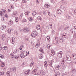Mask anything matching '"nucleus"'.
Listing matches in <instances>:
<instances>
[{
	"label": "nucleus",
	"instance_id": "nucleus-1",
	"mask_svg": "<svg viewBox=\"0 0 76 76\" xmlns=\"http://www.w3.org/2000/svg\"><path fill=\"white\" fill-rule=\"evenodd\" d=\"M5 12L6 10L1 9L0 12V14L1 15H3L6 18H7V15L6 13H5Z\"/></svg>",
	"mask_w": 76,
	"mask_h": 76
},
{
	"label": "nucleus",
	"instance_id": "nucleus-2",
	"mask_svg": "<svg viewBox=\"0 0 76 76\" xmlns=\"http://www.w3.org/2000/svg\"><path fill=\"white\" fill-rule=\"evenodd\" d=\"M38 32L36 31H33L31 33V35L33 38H35L36 37L38 36Z\"/></svg>",
	"mask_w": 76,
	"mask_h": 76
},
{
	"label": "nucleus",
	"instance_id": "nucleus-3",
	"mask_svg": "<svg viewBox=\"0 0 76 76\" xmlns=\"http://www.w3.org/2000/svg\"><path fill=\"white\" fill-rule=\"evenodd\" d=\"M63 54V52L61 51H60L58 53V56L59 58H62V57H63L62 56Z\"/></svg>",
	"mask_w": 76,
	"mask_h": 76
},
{
	"label": "nucleus",
	"instance_id": "nucleus-4",
	"mask_svg": "<svg viewBox=\"0 0 76 76\" xmlns=\"http://www.w3.org/2000/svg\"><path fill=\"white\" fill-rule=\"evenodd\" d=\"M75 28H72L71 29H70V31L71 32V33H72V34H73V32L74 33H75Z\"/></svg>",
	"mask_w": 76,
	"mask_h": 76
},
{
	"label": "nucleus",
	"instance_id": "nucleus-5",
	"mask_svg": "<svg viewBox=\"0 0 76 76\" xmlns=\"http://www.w3.org/2000/svg\"><path fill=\"white\" fill-rule=\"evenodd\" d=\"M71 59H72V58H71L70 56H66V60H67L68 61H70L71 60Z\"/></svg>",
	"mask_w": 76,
	"mask_h": 76
},
{
	"label": "nucleus",
	"instance_id": "nucleus-6",
	"mask_svg": "<svg viewBox=\"0 0 76 76\" xmlns=\"http://www.w3.org/2000/svg\"><path fill=\"white\" fill-rule=\"evenodd\" d=\"M16 70V68L15 67L11 68L10 69V71L11 72H15Z\"/></svg>",
	"mask_w": 76,
	"mask_h": 76
},
{
	"label": "nucleus",
	"instance_id": "nucleus-7",
	"mask_svg": "<svg viewBox=\"0 0 76 76\" xmlns=\"http://www.w3.org/2000/svg\"><path fill=\"white\" fill-rule=\"evenodd\" d=\"M23 31L26 32H29V29L27 27H25L24 28Z\"/></svg>",
	"mask_w": 76,
	"mask_h": 76
},
{
	"label": "nucleus",
	"instance_id": "nucleus-8",
	"mask_svg": "<svg viewBox=\"0 0 76 76\" xmlns=\"http://www.w3.org/2000/svg\"><path fill=\"white\" fill-rule=\"evenodd\" d=\"M66 61V59L65 58H64L62 61H61V63L62 64H63L65 63Z\"/></svg>",
	"mask_w": 76,
	"mask_h": 76
},
{
	"label": "nucleus",
	"instance_id": "nucleus-9",
	"mask_svg": "<svg viewBox=\"0 0 76 76\" xmlns=\"http://www.w3.org/2000/svg\"><path fill=\"white\" fill-rule=\"evenodd\" d=\"M37 72V69H34L33 71H32V73H34V75H38V74H36Z\"/></svg>",
	"mask_w": 76,
	"mask_h": 76
},
{
	"label": "nucleus",
	"instance_id": "nucleus-10",
	"mask_svg": "<svg viewBox=\"0 0 76 76\" xmlns=\"http://www.w3.org/2000/svg\"><path fill=\"white\" fill-rule=\"evenodd\" d=\"M7 27H6V26H1L0 28L1 29H2V30L3 29H6Z\"/></svg>",
	"mask_w": 76,
	"mask_h": 76
},
{
	"label": "nucleus",
	"instance_id": "nucleus-11",
	"mask_svg": "<svg viewBox=\"0 0 76 76\" xmlns=\"http://www.w3.org/2000/svg\"><path fill=\"white\" fill-rule=\"evenodd\" d=\"M60 8L61 9H63V10H65V7H64V5H63L61 6H60Z\"/></svg>",
	"mask_w": 76,
	"mask_h": 76
},
{
	"label": "nucleus",
	"instance_id": "nucleus-12",
	"mask_svg": "<svg viewBox=\"0 0 76 76\" xmlns=\"http://www.w3.org/2000/svg\"><path fill=\"white\" fill-rule=\"evenodd\" d=\"M20 57L22 58H24L25 57L24 53H21V54H20Z\"/></svg>",
	"mask_w": 76,
	"mask_h": 76
},
{
	"label": "nucleus",
	"instance_id": "nucleus-13",
	"mask_svg": "<svg viewBox=\"0 0 76 76\" xmlns=\"http://www.w3.org/2000/svg\"><path fill=\"white\" fill-rule=\"evenodd\" d=\"M44 64L45 67H47L48 66V64H47V62L45 61L44 63Z\"/></svg>",
	"mask_w": 76,
	"mask_h": 76
},
{
	"label": "nucleus",
	"instance_id": "nucleus-14",
	"mask_svg": "<svg viewBox=\"0 0 76 76\" xmlns=\"http://www.w3.org/2000/svg\"><path fill=\"white\" fill-rule=\"evenodd\" d=\"M48 28L49 29H52V24H50V25H48Z\"/></svg>",
	"mask_w": 76,
	"mask_h": 76
},
{
	"label": "nucleus",
	"instance_id": "nucleus-15",
	"mask_svg": "<svg viewBox=\"0 0 76 76\" xmlns=\"http://www.w3.org/2000/svg\"><path fill=\"white\" fill-rule=\"evenodd\" d=\"M72 56L73 57V58L74 60H75L76 59V54H74L72 55Z\"/></svg>",
	"mask_w": 76,
	"mask_h": 76
},
{
	"label": "nucleus",
	"instance_id": "nucleus-16",
	"mask_svg": "<svg viewBox=\"0 0 76 76\" xmlns=\"http://www.w3.org/2000/svg\"><path fill=\"white\" fill-rule=\"evenodd\" d=\"M13 54H16L18 53V50L17 49H15L13 51Z\"/></svg>",
	"mask_w": 76,
	"mask_h": 76
},
{
	"label": "nucleus",
	"instance_id": "nucleus-17",
	"mask_svg": "<svg viewBox=\"0 0 76 76\" xmlns=\"http://www.w3.org/2000/svg\"><path fill=\"white\" fill-rule=\"evenodd\" d=\"M32 15L33 16H35L37 15V12H36V11H34L32 13Z\"/></svg>",
	"mask_w": 76,
	"mask_h": 76
},
{
	"label": "nucleus",
	"instance_id": "nucleus-18",
	"mask_svg": "<svg viewBox=\"0 0 76 76\" xmlns=\"http://www.w3.org/2000/svg\"><path fill=\"white\" fill-rule=\"evenodd\" d=\"M39 51L40 52H41V53H44V50H43L42 48H40Z\"/></svg>",
	"mask_w": 76,
	"mask_h": 76
},
{
	"label": "nucleus",
	"instance_id": "nucleus-19",
	"mask_svg": "<svg viewBox=\"0 0 76 76\" xmlns=\"http://www.w3.org/2000/svg\"><path fill=\"white\" fill-rule=\"evenodd\" d=\"M60 58H58L57 57L55 58V61H60Z\"/></svg>",
	"mask_w": 76,
	"mask_h": 76
},
{
	"label": "nucleus",
	"instance_id": "nucleus-20",
	"mask_svg": "<svg viewBox=\"0 0 76 76\" xmlns=\"http://www.w3.org/2000/svg\"><path fill=\"white\" fill-rule=\"evenodd\" d=\"M30 13V12L29 11H28L27 12H25V14L26 15H28Z\"/></svg>",
	"mask_w": 76,
	"mask_h": 76
},
{
	"label": "nucleus",
	"instance_id": "nucleus-21",
	"mask_svg": "<svg viewBox=\"0 0 76 76\" xmlns=\"http://www.w3.org/2000/svg\"><path fill=\"white\" fill-rule=\"evenodd\" d=\"M12 23H13V21L11 20L9 22L8 24L9 25H12Z\"/></svg>",
	"mask_w": 76,
	"mask_h": 76
},
{
	"label": "nucleus",
	"instance_id": "nucleus-22",
	"mask_svg": "<svg viewBox=\"0 0 76 76\" xmlns=\"http://www.w3.org/2000/svg\"><path fill=\"white\" fill-rule=\"evenodd\" d=\"M53 43H54L55 44H58V40H56V39L54 40L53 42Z\"/></svg>",
	"mask_w": 76,
	"mask_h": 76
},
{
	"label": "nucleus",
	"instance_id": "nucleus-23",
	"mask_svg": "<svg viewBox=\"0 0 76 76\" xmlns=\"http://www.w3.org/2000/svg\"><path fill=\"white\" fill-rule=\"evenodd\" d=\"M10 8L11 9H14V5H10Z\"/></svg>",
	"mask_w": 76,
	"mask_h": 76
},
{
	"label": "nucleus",
	"instance_id": "nucleus-24",
	"mask_svg": "<svg viewBox=\"0 0 76 76\" xmlns=\"http://www.w3.org/2000/svg\"><path fill=\"white\" fill-rule=\"evenodd\" d=\"M34 62L32 61L30 64V67H32V66H34Z\"/></svg>",
	"mask_w": 76,
	"mask_h": 76
},
{
	"label": "nucleus",
	"instance_id": "nucleus-25",
	"mask_svg": "<svg viewBox=\"0 0 76 76\" xmlns=\"http://www.w3.org/2000/svg\"><path fill=\"white\" fill-rule=\"evenodd\" d=\"M61 10H58V14H61Z\"/></svg>",
	"mask_w": 76,
	"mask_h": 76
},
{
	"label": "nucleus",
	"instance_id": "nucleus-26",
	"mask_svg": "<svg viewBox=\"0 0 76 76\" xmlns=\"http://www.w3.org/2000/svg\"><path fill=\"white\" fill-rule=\"evenodd\" d=\"M45 7L46 8H49V7H50V5L48 4H45Z\"/></svg>",
	"mask_w": 76,
	"mask_h": 76
},
{
	"label": "nucleus",
	"instance_id": "nucleus-27",
	"mask_svg": "<svg viewBox=\"0 0 76 76\" xmlns=\"http://www.w3.org/2000/svg\"><path fill=\"white\" fill-rule=\"evenodd\" d=\"M40 73L41 75H45V72L43 71H42L40 72Z\"/></svg>",
	"mask_w": 76,
	"mask_h": 76
},
{
	"label": "nucleus",
	"instance_id": "nucleus-28",
	"mask_svg": "<svg viewBox=\"0 0 76 76\" xmlns=\"http://www.w3.org/2000/svg\"><path fill=\"white\" fill-rule=\"evenodd\" d=\"M36 28L37 29V30H38V29H40V28H41V26H40V25H37V26Z\"/></svg>",
	"mask_w": 76,
	"mask_h": 76
},
{
	"label": "nucleus",
	"instance_id": "nucleus-29",
	"mask_svg": "<svg viewBox=\"0 0 76 76\" xmlns=\"http://www.w3.org/2000/svg\"><path fill=\"white\" fill-rule=\"evenodd\" d=\"M39 43H37L36 45V47L37 48H38V47H39Z\"/></svg>",
	"mask_w": 76,
	"mask_h": 76
},
{
	"label": "nucleus",
	"instance_id": "nucleus-30",
	"mask_svg": "<svg viewBox=\"0 0 76 76\" xmlns=\"http://www.w3.org/2000/svg\"><path fill=\"white\" fill-rule=\"evenodd\" d=\"M28 20L29 21L31 22V21H32V20H33V18H32L29 17L28 18Z\"/></svg>",
	"mask_w": 76,
	"mask_h": 76
},
{
	"label": "nucleus",
	"instance_id": "nucleus-31",
	"mask_svg": "<svg viewBox=\"0 0 76 76\" xmlns=\"http://www.w3.org/2000/svg\"><path fill=\"white\" fill-rule=\"evenodd\" d=\"M3 50H7V46H4L2 48Z\"/></svg>",
	"mask_w": 76,
	"mask_h": 76
},
{
	"label": "nucleus",
	"instance_id": "nucleus-32",
	"mask_svg": "<svg viewBox=\"0 0 76 76\" xmlns=\"http://www.w3.org/2000/svg\"><path fill=\"white\" fill-rule=\"evenodd\" d=\"M14 57L16 59H18V58H19V56L18 55L16 56V55H14Z\"/></svg>",
	"mask_w": 76,
	"mask_h": 76
},
{
	"label": "nucleus",
	"instance_id": "nucleus-33",
	"mask_svg": "<svg viewBox=\"0 0 76 76\" xmlns=\"http://www.w3.org/2000/svg\"><path fill=\"white\" fill-rule=\"evenodd\" d=\"M37 19L39 20H42V18H41V17H40V16H38L37 17Z\"/></svg>",
	"mask_w": 76,
	"mask_h": 76
},
{
	"label": "nucleus",
	"instance_id": "nucleus-34",
	"mask_svg": "<svg viewBox=\"0 0 76 76\" xmlns=\"http://www.w3.org/2000/svg\"><path fill=\"white\" fill-rule=\"evenodd\" d=\"M2 38H3V39L4 38H5L6 37V34H3L2 35Z\"/></svg>",
	"mask_w": 76,
	"mask_h": 76
},
{
	"label": "nucleus",
	"instance_id": "nucleus-35",
	"mask_svg": "<svg viewBox=\"0 0 76 76\" xmlns=\"http://www.w3.org/2000/svg\"><path fill=\"white\" fill-rule=\"evenodd\" d=\"M64 41V39L62 38L60 39V42H63Z\"/></svg>",
	"mask_w": 76,
	"mask_h": 76
},
{
	"label": "nucleus",
	"instance_id": "nucleus-36",
	"mask_svg": "<svg viewBox=\"0 0 76 76\" xmlns=\"http://www.w3.org/2000/svg\"><path fill=\"white\" fill-rule=\"evenodd\" d=\"M1 19L2 21H4V20H5V18H4V17H2L1 18Z\"/></svg>",
	"mask_w": 76,
	"mask_h": 76
},
{
	"label": "nucleus",
	"instance_id": "nucleus-37",
	"mask_svg": "<svg viewBox=\"0 0 76 76\" xmlns=\"http://www.w3.org/2000/svg\"><path fill=\"white\" fill-rule=\"evenodd\" d=\"M6 75H7L8 76H10V72L7 71L6 73Z\"/></svg>",
	"mask_w": 76,
	"mask_h": 76
},
{
	"label": "nucleus",
	"instance_id": "nucleus-38",
	"mask_svg": "<svg viewBox=\"0 0 76 76\" xmlns=\"http://www.w3.org/2000/svg\"><path fill=\"white\" fill-rule=\"evenodd\" d=\"M4 75V72H0V76H3Z\"/></svg>",
	"mask_w": 76,
	"mask_h": 76
},
{
	"label": "nucleus",
	"instance_id": "nucleus-39",
	"mask_svg": "<svg viewBox=\"0 0 76 76\" xmlns=\"http://www.w3.org/2000/svg\"><path fill=\"white\" fill-rule=\"evenodd\" d=\"M59 68H60L59 67V66L58 65L56 67V70H59Z\"/></svg>",
	"mask_w": 76,
	"mask_h": 76
},
{
	"label": "nucleus",
	"instance_id": "nucleus-40",
	"mask_svg": "<svg viewBox=\"0 0 76 76\" xmlns=\"http://www.w3.org/2000/svg\"><path fill=\"white\" fill-rule=\"evenodd\" d=\"M43 58V55H41L40 56H39V59H42Z\"/></svg>",
	"mask_w": 76,
	"mask_h": 76
},
{
	"label": "nucleus",
	"instance_id": "nucleus-41",
	"mask_svg": "<svg viewBox=\"0 0 76 76\" xmlns=\"http://www.w3.org/2000/svg\"><path fill=\"white\" fill-rule=\"evenodd\" d=\"M7 31L9 33V34H10V33H11V30H10V29H8Z\"/></svg>",
	"mask_w": 76,
	"mask_h": 76
},
{
	"label": "nucleus",
	"instance_id": "nucleus-42",
	"mask_svg": "<svg viewBox=\"0 0 76 76\" xmlns=\"http://www.w3.org/2000/svg\"><path fill=\"white\" fill-rule=\"evenodd\" d=\"M15 21L17 22H18V18L17 17H15Z\"/></svg>",
	"mask_w": 76,
	"mask_h": 76
},
{
	"label": "nucleus",
	"instance_id": "nucleus-43",
	"mask_svg": "<svg viewBox=\"0 0 76 76\" xmlns=\"http://www.w3.org/2000/svg\"><path fill=\"white\" fill-rule=\"evenodd\" d=\"M66 18H67V19H70V17L69 16V15H66Z\"/></svg>",
	"mask_w": 76,
	"mask_h": 76
},
{
	"label": "nucleus",
	"instance_id": "nucleus-44",
	"mask_svg": "<svg viewBox=\"0 0 76 76\" xmlns=\"http://www.w3.org/2000/svg\"><path fill=\"white\" fill-rule=\"evenodd\" d=\"M17 11H14V12H13V13H14L15 15H17Z\"/></svg>",
	"mask_w": 76,
	"mask_h": 76
},
{
	"label": "nucleus",
	"instance_id": "nucleus-45",
	"mask_svg": "<svg viewBox=\"0 0 76 76\" xmlns=\"http://www.w3.org/2000/svg\"><path fill=\"white\" fill-rule=\"evenodd\" d=\"M51 47V45H48L47 46V47L48 48H50Z\"/></svg>",
	"mask_w": 76,
	"mask_h": 76
},
{
	"label": "nucleus",
	"instance_id": "nucleus-46",
	"mask_svg": "<svg viewBox=\"0 0 76 76\" xmlns=\"http://www.w3.org/2000/svg\"><path fill=\"white\" fill-rule=\"evenodd\" d=\"M26 51L25 50H22L20 52L21 53H23L24 54V53H25Z\"/></svg>",
	"mask_w": 76,
	"mask_h": 76
},
{
	"label": "nucleus",
	"instance_id": "nucleus-47",
	"mask_svg": "<svg viewBox=\"0 0 76 76\" xmlns=\"http://www.w3.org/2000/svg\"><path fill=\"white\" fill-rule=\"evenodd\" d=\"M0 57H1V58H3L4 57V56H3V55H0Z\"/></svg>",
	"mask_w": 76,
	"mask_h": 76
},
{
	"label": "nucleus",
	"instance_id": "nucleus-48",
	"mask_svg": "<svg viewBox=\"0 0 76 76\" xmlns=\"http://www.w3.org/2000/svg\"><path fill=\"white\" fill-rule=\"evenodd\" d=\"M46 38H47L48 40H49V41H50V37L49 36L47 37Z\"/></svg>",
	"mask_w": 76,
	"mask_h": 76
},
{
	"label": "nucleus",
	"instance_id": "nucleus-49",
	"mask_svg": "<svg viewBox=\"0 0 76 76\" xmlns=\"http://www.w3.org/2000/svg\"><path fill=\"white\" fill-rule=\"evenodd\" d=\"M64 34H65L63 35V37H64V38H66V33H65Z\"/></svg>",
	"mask_w": 76,
	"mask_h": 76
},
{
	"label": "nucleus",
	"instance_id": "nucleus-50",
	"mask_svg": "<svg viewBox=\"0 0 76 76\" xmlns=\"http://www.w3.org/2000/svg\"><path fill=\"white\" fill-rule=\"evenodd\" d=\"M43 14L44 15H46V14H47V12H46V11H43Z\"/></svg>",
	"mask_w": 76,
	"mask_h": 76
},
{
	"label": "nucleus",
	"instance_id": "nucleus-51",
	"mask_svg": "<svg viewBox=\"0 0 76 76\" xmlns=\"http://www.w3.org/2000/svg\"><path fill=\"white\" fill-rule=\"evenodd\" d=\"M52 54H51V56H54V55L55 54V53H54V52H52Z\"/></svg>",
	"mask_w": 76,
	"mask_h": 76
},
{
	"label": "nucleus",
	"instance_id": "nucleus-52",
	"mask_svg": "<svg viewBox=\"0 0 76 76\" xmlns=\"http://www.w3.org/2000/svg\"><path fill=\"white\" fill-rule=\"evenodd\" d=\"M17 16V15H15V14L14 13H13L12 14V16L13 17H15V16Z\"/></svg>",
	"mask_w": 76,
	"mask_h": 76
},
{
	"label": "nucleus",
	"instance_id": "nucleus-53",
	"mask_svg": "<svg viewBox=\"0 0 76 76\" xmlns=\"http://www.w3.org/2000/svg\"><path fill=\"white\" fill-rule=\"evenodd\" d=\"M25 73L26 75H28V74H29V72L27 71H26L25 72Z\"/></svg>",
	"mask_w": 76,
	"mask_h": 76
},
{
	"label": "nucleus",
	"instance_id": "nucleus-54",
	"mask_svg": "<svg viewBox=\"0 0 76 76\" xmlns=\"http://www.w3.org/2000/svg\"><path fill=\"white\" fill-rule=\"evenodd\" d=\"M69 27L67 26L66 27H65L64 28V30H66V29H69Z\"/></svg>",
	"mask_w": 76,
	"mask_h": 76
},
{
	"label": "nucleus",
	"instance_id": "nucleus-55",
	"mask_svg": "<svg viewBox=\"0 0 76 76\" xmlns=\"http://www.w3.org/2000/svg\"><path fill=\"white\" fill-rule=\"evenodd\" d=\"M49 64V66H50V67H52V64L51 63H50V64Z\"/></svg>",
	"mask_w": 76,
	"mask_h": 76
},
{
	"label": "nucleus",
	"instance_id": "nucleus-56",
	"mask_svg": "<svg viewBox=\"0 0 76 76\" xmlns=\"http://www.w3.org/2000/svg\"><path fill=\"white\" fill-rule=\"evenodd\" d=\"M26 53L27 54H26V55L25 56V57H26V56H27V55H28V54H29V51H27Z\"/></svg>",
	"mask_w": 76,
	"mask_h": 76
},
{
	"label": "nucleus",
	"instance_id": "nucleus-57",
	"mask_svg": "<svg viewBox=\"0 0 76 76\" xmlns=\"http://www.w3.org/2000/svg\"><path fill=\"white\" fill-rule=\"evenodd\" d=\"M48 14L49 16H50L51 15L50 14V12H48Z\"/></svg>",
	"mask_w": 76,
	"mask_h": 76
},
{
	"label": "nucleus",
	"instance_id": "nucleus-58",
	"mask_svg": "<svg viewBox=\"0 0 76 76\" xmlns=\"http://www.w3.org/2000/svg\"><path fill=\"white\" fill-rule=\"evenodd\" d=\"M25 40H26V41H28V38H25Z\"/></svg>",
	"mask_w": 76,
	"mask_h": 76
},
{
	"label": "nucleus",
	"instance_id": "nucleus-59",
	"mask_svg": "<svg viewBox=\"0 0 76 76\" xmlns=\"http://www.w3.org/2000/svg\"><path fill=\"white\" fill-rule=\"evenodd\" d=\"M10 55L11 56V57H12V56H13V53H10Z\"/></svg>",
	"mask_w": 76,
	"mask_h": 76
},
{
	"label": "nucleus",
	"instance_id": "nucleus-60",
	"mask_svg": "<svg viewBox=\"0 0 76 76\" xmlns=\"http://www.w3.org/2000/svg\"><path fill=\"white\" fill-rule=\"evenodd\" d=\"M23 3H26V0H23Z\"/></svg>",
	"mask_w": 76,
	"mask_h": 76
},
{
	"label": "nucleus",
	"instance_id": "nucleus-61",
	"mask_svg": "<svg viewBox=\"0 0 76 76\" xmlns=\"http://www.w3.org/2000/svg\"><path fill=\"white\" fill-rule=\"evenodd\" d=\"M14 34L16 35H18V32L16 31L14 32Z\"/></svg>",
	"mask_w": 76,
	"mask_h": 76
},
{
	"label": "nucleus",
	"instance_id": "nucleus-62",
	"mask_svg": "<svg viewBox=\"0 0 76 76\" xmlns=\"http://www.w3.org/2000/svg\"><path fill=\"white\" fill-rule=\"evenodd\" d=\"M23 22H26V20L25 19L24 20Z\"/></svg>",
	"mask_w": 76,
	"mask_h": 76
},
{
	"label": "nucleus",
	"instance_id": "nucleus-63",
	"mask_svg": "<svg viewBox=\"0 0 76 76\" xmlns=\"http://www.w3.org/2000/svg\"><path fill=\"white\" fill-rule=\"evenodd\" d=\"M59 74V73H58V74H57V75H56V76H59V74Z\"/></svg>",
	"mask_w": 76,
	"mask_h": 76
},
{
	"label": "nucleus",
	"instance_id": "nucleus-64",
	"mask_svg": "<svg viewBox=\"0 0 76 76\" xmlns=\"http://www.w3.org/2000/svg\"><path fill=\"white\" fill-rule=\"evenodd\" d=\"M74 13L75 15H76V10L74 11Z\"/></svg>",
	"mask_w": 76,
	"mask_h": 76
}]
</instances>
